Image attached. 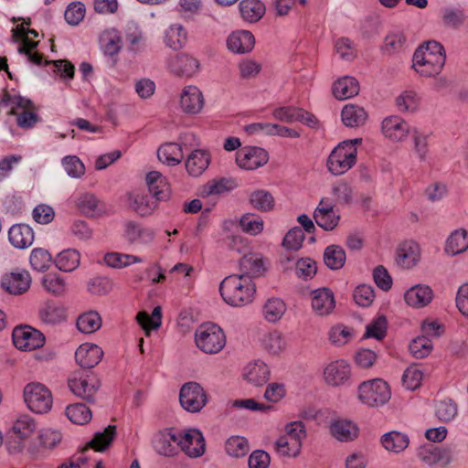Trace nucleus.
Instances as JSON below:
<instances>
[{
	"mask_svg": "<svg viewBox=\"0 0 468 468\" xmlns=\"http://www.w3.org/2000/svg\"><path fill=\"white\" fill-rule=\"evenodd\" d=\"M40 320L48 325L63 323L67 319V310L57 303H48L39 311Z\"/></svg>",
	"mask_w": 468,
	"mask_h": 468,
	"instance_id": "obj_31",
	"label": "nucleus"
},
{
	"mask_svg": "<svg viewBox=\"0 0 468 468\" xmlns=\"http://www.w3.org/2000/svg\"><path fill=\"white\" fill-rule=\"evenodd\" d=\"M55 262L59 270L72 271L80 265V256L75 250H65L57 256Z\"/></svg>",
	"mask_w": 468,
	"mask_h": 468,
	"instance_id": "obj_44",
	"label": "nucleus"
},
{
	"mask_svg": "<svg viewBox=\"0 0 468 468\" xmlns=\"http://www.w3.org/2000/svg\"><path fill=\"white\" fill-rule=\"evenodd\" d=\"M264 316L270 322H276L285 312V304L280 299H270L264 305Z\"/></svg>",
	"mask_w": 468,
	"mask_h": 468,
	"instance_id": "obj_57",
	"label": "nucleus"
},
{
	"mask_svg": "<svg viewBox=\"0 0 468 468\" xmlns=\"http://www.w3.org/2000/svg\"><path fill=\"white\" fill-rule=\"evenodd\" d=\"M251 206L262 212L270 211L274 207V198L271 193L265 190H257L250 195Z\"/></svg>",
	"mask_w": 468,
	"mask_h": 468,
	"instance_id": "obj_48",
	"label": "nucleus"
},
{
	"mask_svg": "<svg viewBox=\"0 0 468 468\" xmlns=\"http://www.w3.org/2000/svg\"><path fill=\"white\" fill-rule=\"evenodd\" d=\"M268 153L260 147H244L237 153L238 165L246 170H254L268 162Z\"/></svg>",
	"mask_w": 468,
	"mask_h": 468,
	"instance_id": "obj_11",
	"label": "nucleus"
},
{
	"mask_svg": "<svg viewBox=\"0 0 468 468\" xmlns=\"http://www.w3.org/2000/svg\"><path fill=\"white\" fill-rule=\"evenodd\" d=\"M445 60L443 46L437 41H427L414 52L412 68L421 76L433 77L441 73Z\"/></svg>",
	"mask_w": 468,
	"mask_h": 468,
	"instance_id": "obj_1",
	"label": "nucleus"
},
{
	"mask_svg": "<svg viewBox=\"0 0 468 468\" xmlns=\"http://www.w3.org/2000/svg\"><path fill=\"white\" fill-rule=\"evenodd\" d=\"M304 240V233L301 228L290 229L283 238L282 246L288 250H298Z\"/></svg>",
	"mask_w": 468,
	"mask_h": 468,
	"instance_id": "obj_56",
	"label": "nucleus"
},
{
	"mask_svg": "<svg viewBox=\"0 0 468 468\" xmlns=\"http://www.w3.org/2000/svg\"><path fill=\"white\" fill-rule=\"evenodd\" d=\"M235 186L234 181L227 178L214 179L202 186L201 197L220 196L230 191Z\"/></svg>",
	"mask_w": 468,
	"mask_h": 468,
	"instance_id": "obj_39",
	"label": "nucleus"
},
{
	"mask_svg": "<svg viewBox=\"0 0 468 468\" xmlns=\"http://www.w3.org/2000/svg\"><path fill=\"white\" fill-rule=\"evenodd\" d=\"M324 261L328 268L339 270L346 262V252L340 246H328L324 253Z\"/></svg>",
	"mask_w": 468,
	"mask_h": 468,
	"instance_id": "obj_43",
	"label": "nucleus"
},
{
	"mask_svg": "<svg viewBox=\"0 0 468 468\" xmlns=\"http://www.w3.org/2000/svg\"><path fill=\"white\" fill-rule=\"evenodd\" d=\"M353 297L358 305L369 306L375 299L374 290L369 285H359L356 288Z\"/></svg>",
	"mask_w": 468,
	"mask_h": 468,
	"instance_id": "obj_62",
	"label": "nucleus"
},
{
	"mask_svg": "<svg viewBox=\"0 0 468 468\" xmlns=\"http://www.w3.org/2000/svg\"><path fill=\"white\" fill-rule=\"evenodd\" d=\"M384 134L393 141H401L410 133L408 123L399 116H390L382 122Z\"/></svg>",
	"mask_w": 468,
	"mask_h": 468,
	"instance_id": "obj_22",
	"label": "nucleus"
},
{
	"mask_svg": "<svg viewBox=\"0 0 468 468\" xmlns=\"http://www.w3.org/2000/svg\"><path fill=\"white\" fill-rule=\"evenodd\" d=\"M178 447L190 458L200 457L205 453L206 442L201 431L189 429L183 434H178Z\"/></svg>",
	"mask_w": 468,
	"mask_h": 468,
	"instance_id": "obj_9",
	"label": "nucleus"
},
{
	"mask_svg": "<svg viewBox=\"0 0 468 468\" xmlns=\"http://www.w3.org/2000/svg\"><path fill=\"white\" fill-rule=\"evenodd\" d=\"M169 65L176 75L186 78L193 76L199 68V62L197 58L184 53L174 57Z\"/></svg>",
	"mask_w": 468,
	"mask_h": 468,
	"instance_id": "obj_20",
	"label": "nucleus"
},
{
	"mask_svg": "<svg viewBox=\"0 0 468 468\" xmlns=\"http://www.w3.org/2000/svg\"><path fill=\"white\" fill-rule=\"evenodd\" d=\"M225 448L229 455L236 458L243 457L249 452L247 440L240 436H232L229 438L226 441Z\"/></svg>",
	"mask_w": 468,
	"mask_h": 468,
	"instance_id": "obj_50",
	"label": "nucleus"
},
{
	"mask_svg": "<svg viewBox=\"0 0 468 468\" xmlns=\"http://www.w3.org/2000/svg\"><path fill=\"white\" fill-rule=\"evenodd\" d=\"M178 434L172 431L163 432L155 443L156 452L164 456H174L177 453Z\"/></svg>",
	"mask_w": 468,
	"mask_h": 468,
	"instance_id": "obj_36",
	"label": "nucleus"
},
{
	"mask_svg": "<svg viewBox=\"0 0 468 468\" xmlns=\"http://www.w3.org/2000/svg\"><path fill=\"white\" fill-rule=\"evenodd\" d=\"M422 376V372L419 368L410 367L403 374V385L410 390H415L420 386Z\"/></svg>",
	"mask_w": 468,
	"mask_h": 468,
	"instance_id": "obj_64",
	"label": "nucleus"
},
{
	"mask_svg": "<svg viewBox=\"0 0 468 468\" xmlns=\"http://www.w3.org/2000/svg\"><path fill=\"white\" fill-rule=\"evenodd\" d=\"M146 184L149 191L157 200L165 199L168 197V185L160 172H149L146 176Z\"/></svg>",
	"mask_w": 468,
	"mask_h": 468,
	"instance_id": "obj_30",
	"label": "nucleus"
},
{
	"mask_svg": "<svg viewBox=\"0 0 468 468\" xmlns=\"http://www.w3.org/2000/svg\"><path fill=\"white\" fill-rule=\"evenodd\" d=\"M351 369L346 360H335L329 363L324 370L325 382L333 387L344 385L350 378Z\"/></svg>",
	"mask_w": 468,
	"mask_h": 468,
	"instance_id": "obj_13",
	"label": "nucleus"
},
{
	"mask_svg": "<svg viewBox=\"0 0 468 468\" xmlns=\"http://www.w3.org/2000/svg\"><path fill=\"white\" fill-rule=\"evenodd\" d=\"M468 249V234L466 230H455L449 237L446 244V251L452 255H456L465 251Z\"/></svg>",
	"mask_w": 468,
	"mask_h": 468,
	"instance_id": "obj_41",
	"label": "nucleus"
},
{
	"mask_svg": "<svg viewBox=\"0 0 468 468\" xmlns=\"http://www.w3.org/2000/svg\"><path fill=\"white\" fill-rule=\"evenodd\" d=\"M391 397L388 384L381 378L364 381L358 387V399L369 407L386 404Z\"/></svg>",
	"mask_w": 468,
	"mask_h": 468,
	"instance_id": "obj_6",
	"label": "nucleus"
},
{
	"mask_svg": "<svg viewBox=\"0 0 468 468\" xmlns=\"http://www.w3.org/2000/svg\"><path fill=\"white\" fill-rule=\"evenodd\" d=\"M197 347L206 354H217L226 345V335L216 324L205 323L198 326L195 334Z\"/></svg>",
	"mask_w": 468,
	"mask_h": 468,
	"instance_id": "obj_4",
	"label": "nucleus"
},
{
	"mask_svg": "<svg viewBox=\"0 0 468 468\" xmlns=\"http://www.w3.org/2000/svg\"><path fill=\"white\" fill-rule=\"evenodd\" d=\"M227 45L232 52L245 54L253 49L255 38L252 33L248 30H237L230 34Z\"/></svg>",
	"mask_w": 468,
	"mask_h": 468,
	"instance_id": "obj_18",
	"label": "nucleus"
},
{
	"mask_svg": "<svg viewBox=\"0 0 468 468\" xmlns=\"http://www.w3.org/2000/svg\"><path fill=\"white\" fill-rule=\"evenodd\" d=\"M239 275L250 277H259L265 271L264 261L261 255L257 253H248L239 261Z\"/></svg>",
	"mask_w": 468,
	"mask_h": 468,
	"instance_id": "obj_26",
	"label": "nucleus"
},
{
	"mask_svg": "<svg viewBox=\"0 0 468 468\" xmlns=\"http://www.w3.org/2000/svg\"><path fill=\"white\" fill-rule=\"evenodd\" d=\"M179 401L186 411L196 413L207 404V395L198 383L187 382L180 389Z\"/></svg>",
	"mask_w": 468,
	"mask_h": 468,
	"instance_id": "obj_7",
	"label": "nucleus"
},
{
	"mask_svg": "<svg viewBox=\"0 0 468 468\" xmlns=\"http://www.w3.org/2000/svg\"><path fill=\"white\" fill-rule=\"evenodd\" d=\"M116 435V426L109 425L101 432L95 433L94 437L88 442L83 451L91 448L96 452L107 450Z\"/></svg>",
	"mask_w": 468,
	"mask_h": 468,
	"instance_id": "obj_35",
	"label": "nucleus"
},
{
	"mask_svg": "<svg viewBox=\"0 0 468 468\" xmlns=\"http://www.w3.org/2000/svg\"><path fill=\"white\" fill-rule=\"evenodd\" d=\"M69 387L76 396L88 402H92L99 389V382L94 377L87 375L70 378L69 380Z\"/></svg>",
	"mask_w": 468,
	"mask_h": 468,
	"instance_id": "obj_12",
	"label": "nucleus"
},
{
	"mask_svg": "<svg viewBox=\"0 0 468 468\" xmlns=\"http://www.w3.org/2000/svg\"><path fill=\"white\" fill-rule=\"evenodd\" d=\"M239 7L242 18L250 23L259 21L265 14V5L260 0H242Z\"/></svg>",
	"mask_w": 468,
	"mask_h": 468,
	"instance_id": "obj_33",
	"label": "nucleus"
},
{
	"mask_svg": "<svg viewBox=\"0 0 468 468\" xmlns=\"http://www.w3.org/2000/svg\"><path fill=\"white\" fill-rule=\"evenodd\" d=\"M387 333V320L385 317L380 316L372 321L367 326L365 333V338H376L381 340L386 336Z\"/></svg>",
	"mask_w": 468,
	"mask_h": 468,
	"instance_id": "obj_60",
	"label": "nucleus"
},
{
	"mask_svg": "<svg viewBox=\"0 0 468 468\" xmlns=\"http://www.w3.org/2000/svg\"><path fill=\"white\" fill-rule=\"evenodd\" d=\"M24 399L27 408L37 414L48 412L53 405L50 389L39 382H31L25 387Z\"/></svg>",
	"mask_w": 468,
	"mask_h": 468,
	"instance_id": "obj_5",
	"label": "nucleus"
},
{
	"mask_svg": "<svg viewBox=\"0 0 468 468\" xmlns=\"http://www.w3.org/2000/svg\"><path fill=\"white\" fill-rule=\"evenodd\" d=\"M277 452L282 456L296 457L302 449V442L298 440L292 439L290 435L281 436L276 443Z\"/></svg>",
	"mask_w": 468,
	"mask_h": 468,
	"instance_id": "obj_45",
	"label": "nucleus"
},
{
	"mask_svg": "<svg viewBox=\"0 0 468 468\" xmlns=\"http://www.w3.org/2000/svg\"><path fill=\"white\" fill-rule=\"evenodd\" d=\"M211 158L207 151L195 150L186 159L185 166L190 176H201L208 167Z\"/></svg>",
	"mask_w": 468,
	"mask_h": 468,
	"instance_id": "obj_19",
	"label": "nucleus"
},
{
	"mask_svg": "<svg viewBox=\"0 0 468 468\" xmlns=\"http://www.w3.org/2000/svg\"><path fill=\"white\" fill-rule=\"evenodd\" d=\"M312 306L313 309L320 315L330 314L335 306L334 293L326 288L314 291Z\"/></svg>",
	"mask_w": 468,
	"mask_h": 468,
	"instance_id": "obj_24",
	"label": "nucleus"
},
{
	"mask_svg": "<svg viewBox=\"0 0 468 468\" xmlns=\"http://www.w3.org/2000/svg\"><path fill=\"white\" fill-rule=\"evenodd\" d=\"M358 142L360 143L361 139L342 142L332 151L327 160V166L332 174L343 175L356 164V144Z\"/></svg>",
	"mask_w": 468,
	"mask_h": 468,
	"instance_id": "obj_3",
	"label": "nucleus"
},
{
	"mask_svg": "<svg viewBox=\"0 0 468 468\" xmlns=\"http://www.w3.org/2000/svg\"><path fill=\"white\" fill-rule=\"evenodd\" d=\"M158 159L168 165H176L184 158L182 147L176 143H166L157 151Z\"/></svg>",
	"mask_w": 468,
	"mask_h": 468,
	"instance_id": "obj_34",
	"label": "nucleus"
},
{
	"mask_svg": "<svg viewBox=\"0 0 468 468\" xmlns=\"http://www.w3.org/2000/svg\"><path fill=\"white\" fill-rule=\"evenodd\" d=\"M85 12V6L80 2L71 3L65 11V19L69 25H78L84 18Z\"/></svg>",
	"mask_w": 468,
	"mask_h": 468,
	"instance_id": "obj_61",
	"label": "nucleus"
},
{
	"mask_svg": "<svg viewBox=\"0 0 468 468\" xmlns=\"http://www.w3.org/2000/svg\"><path fill=\"white\" fill-rule=\"evenodd\" d=\"M261 345L268 352L271 354H278L283 349L284 342L282 335L273 331L263 335Z\"/></svg>",
	"mask_w": 468,
	"mask_h": 468,
	"instance_id": "obj_59",
	"label": "nucleus"
},
{
	"mask_svg": "<svg viewBox=\"0 0 468 468\" xmlns=\"http://www.w3.org/2000/svg\"><path fill=\"white\" fill-rule=\"evenodd\" d=\"M269 368L263 363L250 366L245 375L246 379L255 386L264 385L269 380Z\"/></svg>",
	"mask_w": 468,
	"mask_h": 468,
	"instance_id": "obj_49",
	"label": "nucleus"
},
{
	"mask_svg": "<svg viewBox=\"0 0 468 468\" xmlns=\"http://www.w3.org/2000/svg\"><path fill=\"white\" fill-rule=\"evenodd\" d=\"M180 106L186 113H198L204 106L202 92L195 86L185 88L181 94Z\"/></svg>",
	"mask_w": 468,
	"mask_h": 468,
	"instance_id": "obj_17",
	"label": "nucleus"
},
{
	"mask_svg": "<svg viewBox=\"0 0 468 468\" xmlns=\"http://www.w3.org/2000/svg\"><path fill=\"white\" fill-rule=\"evenodd\" d=\"M186 32L181 25H172L165 31V42L175 50L182 48L186 43Z\"/></svg>",
	"mask_w": 468,
	"mask_h": 468,
	"instance_id": "obj_40",
	"label": "nucleus"
},
{
	"mask_svg": "<svg viewBox=\"0 0 468 468\" xmlns=\"http://www.w3.org/2000/svg\"><path fill=\"white\" fill-rule=\"evenodd\" d=\"M433 346L431 339L422 335L414 338L410 345V353L416 358H424L428 356Z\"/></svg>",
	"mask_w": 468,
	"mask_h": 468,
	"instance_id": "obj_52",
	"label": "nucleus"
},
{
	"mask_svg": "<svg viewBox=\"0 0 468 468\" xmlns=\"http://www.w3.org/2000/svg\"><path fill=\"white\" fill-rule=\"evenodd\" d=\"M420 259V249L418 243L412 240L402 242L397 250L396 261L403 269H410Z\"/></svg>",
	"mask_w": 468,
	"mask_h": 468,
	"instance_id": "obj_16",
	"label": "nucleus"
},
{
	"mask_svg": "<svg viewBox=\"0 0 468 468\" xmlns=\"http://www.w3.org/2000/svg\"><path fill=\"white\" fill-rule=\"evenodd\" d=\"M77 207L82 214L90 217H99L105 213L104 205L90 193H84L80 196Z\"/></svg>",
	"mask_w": 468,
	"mask_h": 468,
	"instance_id": "obj_29",
	"label": "nucleus"
},
{
	"mask_svg": "<svg viewBox=\"0 0 468 468\" xmlns=\"http://www.w3.org/2000/svg\"><path fill=\"white\" fill-rule=\"evenodd\" d=\"M102 325V319L96 311H88L80 314L76 321V326L82 334H92Z\"/></svg>",
	"mask_w": 468,
	"mask_h": 468,
	"instance_id": "obj_32",
	"label": "nucleus"
},
{
	"mask_svg": "<svg viewBox=\"0 0 468 468\" xmlns=\"http://www.w3.org/2000/svg\"><path fill=\"white\" fill-rule=\"evenodd\" d=\"M31 276L27 271H16L5 273L1 280L2 288L10 294L20 295L28 291Z\"/></svg>",
	"mask_w": 468,
	"mask_h": 468,
	"instance_id": "obj_10",
	"label": "nucleus"
},
{
	"mask_svg": "<svg viewBox=\"0 0 468 468\" xmlns=\"http://www.w3.org/2000/svg\"><path fill=\"white\" fill-rule=\"evenodd\" d=\"M239 226L245 233L255 236L263 230V220L252 214H245L239 219Z\"/></svg>",
	"mask_w": 468,
	"mask_h": 468,
	"instance_id": "obj_55",
	"label": "nucleus"
},
{
	"mask_svg": "<svg viewBox=\"0 0 468 468\" xmlns=\"http://www.w3.org/2000/svg\"><path fill=\"white\" fill-rule=\"evenodd\" d=\"M12 431L17 438L26 440L36 431V422L30 416L22 415L14 422Z\"/></svg>",
	"mask_w": 468,
	"mask_h": 468,
	"instance_id": "obj_46",
	"label": "nucleus"
},
{
	"mask_svg": "<svg viewBox=\"0 0 468 468\" xmlns=\"http://www.w3.org/2000/svg\"><path fill=\"white\" fill-rule=\"evenodd\" d=\"M161 319L162 315L160 306H156L154 309L151 316H149L146 312H140L136 315L138 324L146 332V335L149 334L151 329H156L161 325Z\"/></svg>",
	"mask_w": 468,
	"mask_h": 468,
	"instance_id": "obj_47",
	"label": "nucleus"
},
{
	"mask_svg": "<svg viewBox=\"0 0 468 468\" xmlns=\"http://www.w3.org/2000/svg\"><path fill=\"white\" fill-rule=\"evenodd\" d=\"M42 284L45 289L53 294H61L66 290L64 279L56 272H49L42 278Z\"/></svg>",
	"mask_w": 468,
	"mask_h": 468,
	"instance_id": "obj_54",
	"label": "nucleus"
},
{
	"mask_svg": "<svg viewBox=\"0 0 468 468\" xmlns=\"http://www.w3.org/2000/svg\"><path fill=\"white\" fill-rule=\"evenodd\" d=\"M12 337L15 346L24 351L38 349L46 343V337L43 333L29 325L15 327Z\"/></svg>",
	"mask_w": 468,
	"mask_h": 468,
	"instance_id": "obj_8",
	"label": "nucleus"
},
{
	"mask_svg": "<svg viewBox=\"0 0 468 468\" xmlns=\"http://www.w3.org/2000/svg\"><path fill=\"white\" fill-rule=\"evenodd\" d=\"M29 261L33 269L42 271L50 266L51 255L42 248L34 249L31 251Z\"/></svg>",
	"mask_w": 468,
	"mask_h": 468,
	"instance_id": "obj_53",
	"label": "nucleus"
},
{
	"mask_svg": "<svg viewBox=\"0 0 468 468\" xmlns=\"http://www.w3.org/2000/svg\"><path fill=\"white\" fill-rule=\"evenodd\" d=\"M419 105V98L412 90L404 91L397 98V106L402 112L415 111Z\"/></svg>",
	"mask_w": 468,
	"mask_h": 468,
	"instance_id": "obj_63",
	"label": "nucleus"
},
{
	"mask_svg": "<svg viewBox=\"0 0 468 468\" xmlns=\"http://www.w3.org/2000/svg\"><path fill=\"white\" fill-rule=\"evenodd\" d=\"M330 432L340 441H349L358 436V428L351 420L337 419L331 422Z\"/></svg>",
	"mask_w": 468,
	"mask_h": 468,
	"instance_id": "obj_25",
	"label": "nucleus"
},
{
	"mask_svg": "<svg viewBox=\"0 0 468 468\" xmlns=\"http://www.w3.org/2000/svg\"><path fill=\"white\" fill-rule=\"evenodd\" d=\"M102 356V349L95 344H82L75 352L76 362L84 368L95 367L101 360Z\"/></svg>",
	"mask_w": 468,
	"mask_h": 468,
	"instance_id": "obj_15",
	"label": "nucleus"
},
{
	"mask_svg": "<svg viewBox=\"0 0 468 468\" xmlns=\"http://www.w3.org/2000/svg\"><path fill=\"white\" fill-rule=\"evenodd\" d=\"M130 207L140 215H147L154 209L144 194L132 193L128 196Z\"/></svg>",
	"mask_w": 468,
	"mask_h": 468,
	"instance_id": "obj_58",
	"label": "nucleus"
},
{
	"mask_svg": "<svg viewBox=\"0 0 468 468\" xmlns=\"http://www.w3.org/2000/svg\"><path fill=\"white\" fill-rule=\"evenodd\" d=\"M359 92L358 81L349 76L338 79L333 85V94L338 100H346Z\"/></svg>",
	"mask_w": 468,
	"mask_h": 468,
	"instance_id": "obj_28",
	"label": "nucleus"
},
{
	"mask_svg": "<svg viewBox=\"0 0 468 468\" xmlns=\"http://www.w3.org/2000/svg\"><path fill=\"white\" fill-rule=\"evenodd\" d=\"M419 457L428 465H447L452 456L449 451L441 449L434 445L421 447L419 451Z\"/></svg>",
	"mask_w": 468,
	"mask_h": 468,
	"instance_id": "obj_21",
	"label": "nucleus"
},
{
	"mask_svg": "<svg viewBox=\"0 0 468 468\" xmlns=\"http://www.w3.org/2000/svg\"><path fill=\"white\" fill-rule=\"evenodd\" d=\"M8 239L17 249H26L34 241V232L26 224H16L8 231Z\"/></svg>",
	"mask_w": 468,
	"mask_h": 468,
	"instance_id": "obj_23",
	"label": "nucleus"
},
{
	"mask_svg": "<svg viewBox=\"0 0 468 468\" xmlns=\"http://www.w3.org/2000/svg\"><path fill=\"white\" fill-rule=\"evenodd\" d=\"M381 442L386 450L399 452L408 447L410 439L406 434L393 431L385 433L382 436Z\"/></svg>",
	"mask_w": 468,
	"mask_h": 468,
	"instance_id": "obj_38",
	"label": "nucleus"
},
{
	"mask_svg": "<svg viewBox=\"0 0 468 468\" xmlns=\"http://www.w3.org/2000/svg\"><path fill=\"white\" fill-rule=\"evenodd\" d=\"M367 119V113L364 108L355 105H346L342 110V121L345 125L349 127H357L365 123Z\"/></svg>",
	"mask_w": 468,
	"mask_h": 468,
	"instance_id": "obj_37",
	"label": "nucleus"
},
{
	"mask_svg": "<svg viewBox=\"0 0 468 468\" xmlns=\"http://www.w3.org/2000/svg\"><path fill=\"white\" fill-rule=\"evenodd\" d=\"M104 261L108 266L113 267V268H122L129 266L133 263H139L142 262V259L130 255V254H122L119 252H111L107 253L104 257Z\"/></svg>",
	"mask_w": 468,
	"mask_h": 468,
	"instance_id": "obj_51",
	"label": "nucleus"
},
{
	"mask_svg": "<svg viewBox=\"0 0 468 468\" xmlns=\"http://www.w3.org/2000/svg\"><path fill=\"white\" fill-rule=\"evenodd\" d=\"M404 298L409 305L421 308L431 302L433 292L429 286L415 285L406 292Z\"/></svg>",
	"mask_w": 468,
	"mask_h": 468,
	"instance_id": "obj_27",
	"label": "nucleus"
},
{
	"mask_svg": "<svg viewBox=\"0 0 468 468\" xmlns=\"http://www.w3.org/2000/svg\"><path fill=\"white\" fill-rule=\"evenodd\" d=\"M334 204L327 198H323L314 212L316 224L325 230L334 229L339 221V216L334 210Z\"/></svg>",
	"mask_w": 468,
	"mask_h": 468,
	"instance_id": "obj_14",
	"label": "nucleus"
},
{
	"mask_svg": "<svg viewBox=\"0 0 468 468\" xmlns=\"http://www.w3.org/2000/svg\"><path fill=\"white\" fill-rule=\"evenodd\" d=\"M219 292L224 301L232 306L250 303L256 292L251 279L245 275L234 274L226 277L220 283Z\"/></svg>",
	"mask_w": 468,
	"mask_h": 468,
	"instance_id": "obj_2",
	"label": "nucleus"
},
{
	"mask_svg": "<svg viewBox=\"0 0 468 468\" xmlns=\"http://www.w3.org/2000/svg\"><path fill=\"white\" fill-rule=\"evenodd\" d=\"M66 415L75 424L83 425L91 420L90 410L83 403H75L67 407Z\"/></svg>",
	"mask_w": 468,
	"mask_h": 468,
	"instance_id": "obj_42",
	"label": "nucleus"
}]
</instances>
